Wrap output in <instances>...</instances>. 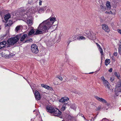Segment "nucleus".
<instances>
[{
  "instance_id": "31",
  "label": "nucleus",
  "mask_w": 121,
  "mask_h": 121,
  "mask_svg": "<svg viewBox=\"0 0 121 121\" xmlns=\"http://www.w3.org/2000/svg\"><path fill=\"white\" fill-rule=\"evenodd\" d=\"M99 50L101 54L102 55H103V50L101 48H99Z\"/></svg>"
},
{
  "instance_id": "28",
  "label": "nucleus",
  "mask_w": 121,
  "mask_h": 121,
  "mask_svg": "<svg viewBox=\"0 0 121 121\" xmlns=\"http://www.w3.org/2000/svg\"><path fill=\"white\" fill-rule=\"evenodd\" d=\"M35 32V31L33 29L31 30L28 34L29 35H31L33 34H34Z\"/></svg>"
},
{
  "instance_id": "30",
  "label": "nucleus",
  "mask_w": 121,
  "mask_h": 121,
  "mask_svg": "<svg viewBox=\"0 0 121 121\" xmlns=\"http://www.w3.org/2000/svg\"><path fill=\"white\" fill-rule=\"evenodd\" d=\"M44 11V9L43 8H41L39 9L38 10V12L40 13H43Z\"/></svg>"
},
{
  "instance_id": "51",
  "label": "nucleus",
  "mask_w": 121,
  "mask_h": 121,
  "mask_svg": "<svg viewBox=\"0 0 121 121\" xmlns=\"http://www.w3.org/2000/svg\"><path fill=\"white\" fill-rule=\"evenodd\" d=\"M55 84H56V85L58 84V83H55Z\"/></svg>"
},
{
  "instance_id": "38",
  "label": "nucleus",
  "mask_w": 121,
  "mask_h": 121,
  "mask_svg": "<svg viewBox=\"0 0 121 121\" xmlns=\"http://www.w3.org/2000/svg\"><path fill=\"white\" fill-rule=\"evenodd\" d=\"M68 119H71L72 118V117L70 115H68Z\"/></svg>"
},
{
  "instance_id": "23",
  "label": "nucleus",
  "mask_w": 121,
  "mask_h": 121,
  "mask_svg": "<svg viewBox=\"0 0 121 121\" xmlns=\"http://www.w3.org/2000/svg\"><path fill=\"white\" fill-rule=\"evenodd\" d=\"M36 9H33L30 13V12H28L27 14L28 15H30V14H34L36 12Z\"/></svg>"
},
{
  "instance_id": "26",
  "label": "nucleus",
  "mask_w": 121,
  "mask_h": 121,
  "mask_svg": "<svg viewBox=\"0 0 121 121\" xmlns=\"http://www.w3.org/2000/svg\"><path fill=\"white\" fill-rule=\"evenodd\" d=\"M110 62V60L107 59L105 60V63L106 66H107L108 64Z\"/></svg>"
},
{
  "instance_id": "15",
  "label": "nucleus",
  "mask_w": 121,
  "mask_h": 121,
  "mask_svg": "<svg viewBox=\"0 0 121 121\" xmlns=\"http://www.w3.org/2000/svg\"><path fill=\"white\" fill-rule=\"evenodd\" d=\"M106 6L107 8V10L109 11L111 9L110 3L109 1H107L106 3Z\"/></svg>"
},
{
  "instance_id": "12",
  "label": "nucleus",
  "mask_w": 121,
  "mask_h": 121,
  "mask_svg": "<svg viewBox=\"0 0 121 121\" xmlns=\"http://www.w3.org/2000/svg\"><path fill=\"white\" fill-rule=\"evenodd\" d=\"M102 29L105 32L108 33L110 31V30L107 25L105 24H103L102 25Z\"/></svg>"
},
{
  "instance_id": "45",
  "label": "nucleus",
  "mask_w": 121,
  "mask_h": 121,
  "mask_svg": "<svg viewBox=\"0 0 121 121\" xmlns=\"http://www.w3.org/2000/svg\"><path fill=\"white\" fill-rule=\"evenodd\" d=\"M42 61H43V60H41V61H40L41 62V63L42 64H43V63H42Z\"/></svg>"
},
{
  "instance_id": "22",
  "label": "nucleus",
  "mask_w": 121,
  "mask_h": 121,
  "mask_svg": "<svg viewBox=\"0 0 121 121\" xmlns=\"http://www.w3.org/2000/svg\"><path fill=\"white\" fill-rule=\"evenodd\" d=\"M36 9H33L30 13V12H28L27 14L28 15H30V14H34L36 12Z\"/></svg>"
},
{
  "instance_id": "10",
  "label": "nucleus",
  "mask_w": 121,
  "mask_h": 121,
  "mask_svg": "<svg viewBox=\"0 0 121 121\" xmlns=\"http://www.w3.org/2000/svg\"><path fill=\"white\" fill-rule=\"evenodd\" d=\"M47 111L51 113H53L54 109L50 105H49L46 107Z\"/></svg>"
},
{
  "instance_id": "50",
  "label": "nucleus",
  "mask_w": 121,
  "mask_h": 121,
  "mask_svg": "<svg viewBox=\"0 0 121 121\" xmlns=\"http://www.w3.org/2000/svg\"><path fill=\"white\" fill-rule=\"evenodd\" d=\"M106 104H107V105H108L109 104L107 103H106Z\"/></svg>"
},
{
  "instance_id": "48",
  "label": "nucleus",
  "mask_w": 121,
  "mask_h": 121,
  "mask_svg": "<svg viewBox=\"0 0 121 121\" xmlns=\"http://www.w3.org/2000/svg\"><path fill=\"white\" fill-rule=\"evenodd\" d=\"M81 116H82V117H83V115L82 114H81Z\"/></svg>"
},
{
  "instance_id": "19",
  "label": "nucleus",
  "mask_w": 121,
  "mask_h": 121,
  "mask_svg": "<svg viewBox=\"0 0 121 121\" xmlns=\"http://www.w3.org/2000/svg\"><path fill=\"white\" fill-rule=\"evenodd\" d=\"M13 24V22L12 21L10 20L9 21H7L5 23V25L6 26H11Z\"/></svg>"
},
{
  "instance_id": "14",
  "label": "nucleus",
  "mask_w": 121,
  "mask_h": 121,
  "mask_svg": "<svg viewBox=\"0 0 121 121\" xmlns=\"http://www.w3.org/2000/svg\"><path fill=\"white\" fill-rule=\"evenodd\" d=\"M7 44L6 41H3L0 43V48L6 47Z\"/></svg>"
},
{
  "instance_id": "43",
  "label": "nucleus",
  "mask_w": 121,
  "mask_h": 121,
  "mask_svg": "<svg viewBox=\"0 0 121 121\" xmlns=\"http://www.w3.org/2000/svg\"><path fill=\"white\" fill-rule=\"evenodd\" d=\"M112 59L113 60H115V59L113 58V56L112 57H111Z\"/></svg>"
},
{
  "instance_id": "7",
  "label": "nucleus",
  "mask_w": 121,
  "mask_h": 121,
  "mask_svg": "<svg viewBox=\"0 0 121 121\" xmlns=\"http://www.w3.org/2000/svg\"><path fill=\"white\" fill-rule=\"evenodd\" d=\"M69 99L67 97H63L59 100L60 102L62 103V104H67V101Z\"/></svg>"
},
{
  "instance_id": "11",
  "label": "nucleus",
  "mask_w": 121,
  "mask_h": 121,
  "mask_svg": "<svg viewBox=\"0 0 121 121\" xmlns=\"http://www.w3.org/2000/svg\"><path fill=\"white\" fill-rule=\"evenodd\" d=\"M95 98L99 101L103 103H106L107 102L104 99L101 98H100L97 96H95Z\"/></svg>"
},
{
  "instance_id": "25",
  "label": "nucleus",
  "mask_w": 121,
  "mask_h": 121,
  "mask_svg": "<svg viewBox=\"0 0 121 121\" xmlns=\"http://www.w3.org/2000/svg\"><path fill=\"white\" fill-rule=\"evenodd\" d=\"M78 39L79 40H84L85 39V38L82 36H80L78 37Z\"/></svg>"
},
{
  "instance_id": "32",
  "label": "nucleus",
  "mask_w": 121,
  "mask_h": 121,
  "mask_svg": "<svg viewBox=\"0 0 121 121\" xmlns=\"http://www.w3.org/2000/svg\"><path fill=\"white\" fill-rule=\"evenodd\" d=\"M2 55V56L3 57H5V58H8L9 57L8 56H6L5 54L4 53H2L1 54V55Z\"/></svg>"
},
{
  "instance_id": "18",
  "label": "nucleus",
  "mask_w": 121,
  "mask_h": 121,
  "mask_svg": "<svg viewBox=\"0 0 121 121\" xmlns=\"http://www.w3.org/2000/svg\"><path fill=\"white\" fill-rule=\"evenodd\" d=\"M22 27L21 26L19 25L17 26L15 28V31L16 32H18L22 28Z\"/></svg>"
},
{
  "instance_id": "24",
  "label": "nucleus",
  "mask_w": 121,
  "mask_h": 121,
  "mask_svg": "<svg viewBox=\"0 0 121 121\" xmlns=\"http://www.w3.org/2000/svg\"><path fill=\"white\" fill-rule=\"evenodd\" d=\"M66 104H62V108L61 109V110L62 111L65 110L66 108Z\"/></svg>"
},
{
  "instance_id": "20",
  "label": "nucleus",
  "mask_w": 121,
  "mask_h": 121,
  "mask_svg": "<svg viewBox=\"0 0 121 121\" xmlns=\"http://www.w3.org/2000/svg\"><path fill=\"white\" fill-rule=\"evenodd\" d=\"M10 17V14L9 13H8L5 15L4 17V19L5 21H7Z\"/></svg>"
},
{
  "instance_id": "36",
  "label": "nucleus",
  "mask_w": 121,
  "mask_h": 121,
  "mask_svg": "<svg viewBox=\"0 0 121 121\" xmlns=\"http://www.w3.org/2000/svg\"><path fill=\"white\" fill-rule=\"evenodd\" d=\"M58 78L60 81H62V78L61 76H59Z\"/></svg>"
},
{
  "instance_id": "13",
  "label": "nucleus",
  "mask_w": 121,
  "mask_h": 121,
  "mask_svg": "<svg viewBox=\"0 0 121 121\" xmlns=\"http://www.w3.org/2000/svg\"><path fill=\"white\" fill-rule=\"evenodd\" d=\"M108 87H108L106 88V89H107L106 91L108 94H111L113 91V88H112L111 86Z\"/></svg>"
},
{
  "instance_id": "39",
  "label": "nucleus",
  "mask_w": 121,
  "mask_h": 121,
  "mask_svg": "<svg viewBox=\"0 0 121 121\" xmlns=\"http://www.w3.org/2000/svg\"><path fill=\"white\" fill-rule=\"evenodd\" d=\"M113 55L115 56H116L117 55V53L116 52H114L113 54Z\"/></svg>"
},
{
  "instance_id": "41",
  "label": "nucleus",
  "mask_w": 121,
  "mask_h": 121,
  "mask_svg": "<svg viewBox=\"0 0 121 121\" xmlns=\"http://www.w3.org/2000/svg\"><path fill=\"white\" fill-rule=\"evenodd\" d=\"M112 71V68H110L108 70L109 72H111Z\"/></svg>"
},
{
  "instance_id": "5",
  "label": "nucleus",
  "mask_w": 121,
  "mask_h": 121,
  "mask_svg": "<svg viewBox=\"0 0 121 121\" xmlns=\"http://www.w3.org/2000/svg\"><path fill=\"white\" fill-rule=\"evenodd\" d=\"M33 91L35 95V99L37 101L40 100L42 96L39 92L37 90H33Z\"/></svg>"
},
{
  "instance_id": "4",
  "label": "nucleus",
  "mask_w": 121,
  "mask_h": 121,
  "mask_svg": "<svg viewBox=\"0 0 121 121\" xmlns=\"http://www.w3.org/2000/svg\"><path fill=\"white\" fill-rule=\"evenodd\" d=\"M115 92V94L117 96L121 92V81L118 82L116 86Z\"/></svg>"
},
{
  "instance_id": "9",
  "label": "nucleus",
  "mask_w": 121,
  "mask_h": 121,
  "mask_svg": "<svg viewBox=\"0 0 121 121\" xmlns=\"http://www.w3.org/2000/svg\"><path fill=\"white\" fill-rule=\"evenodd\" d=\"M53 113L54 116H58L61 114V112L59 109L55 108L54 109Z\"/></svg>"
},
{
  "instance_id": "37",
  "label": "nucleus",
  "mask_w": 121,
  "mask_h": 121,
  "mask_svg": "<svg viewBox=\"0 0 121 121\" xmlns=\"http://www.w3.org/2000/svg\"><path fill=\"white\" fill-rule=\"evenodd\" d=\"M101 121H108L106 118H103L101 120Z\"/></svg>"
},
{
  "instance_id": "54",
  "label": "nucleus",
  "mask_w": 121,
  "mask_h": 121,
  "mask_svg": "<svg viewBox=\"0 0 121 121\" xmlns=\"http://www.w3.org/2000/svg\"><path fill=\"white\" fill-rule=\"evenodd\" d=\"M62 121H64V120H62Z\"/></svg>"
},
{
  "instance_id": "44",
  "label": "nucleus",
  "mask_w": 121,
  "mask_h": 121,
  "mask_svg": "<svg viewBox=\"0 0 121 121\" xmlns=\"http://www.w3.org/2000/svg\"><path fill=\"white\" fill-rule=\"evenodd\" d=\"M86 34L87 36H88L89 35V34L88 33V34L87 33H86Z\"/></svg>"
},
{
  "instance_id": "6",
  "label": "nucleus",
  "mask_w": 121,
  "mask_h": 121,
  "mask_svg": "<svg viewBox=\"0 0 121 121\" xmlns=\"http://www.w3.org/2000/svg\"><path fill=\"white\" fill-rule=\"evenodd\" d=\"M31 51L33 53H37L39 52V50L37 45L35 44H32L31 46Z\"/></svg>"
},
{
  "instance_id": "42",
  "label": "nucleus",
  "mask_w": 121,
  "mask_h": 121,
  "mask_svg": "<svg viewBox=\"0 0 121 121\" xmlns=\"http://www.w3.org/2000/svg\"><path fill=\"white\" fill-rule=\"evenodd\" d=\"M42 1H40V0L39 1V5H41V4H42Z\"/></svg>"
},
{
  "instance_id": "1",
  "label": "nucleus",
  "mask_w": 121,
  "mask_h": 121,
  "mask_svg": "<svg viewBox=\"0 0 121 121\" xmlns=\"http://www.w3.org/2000/svg\"><path fill=\"white\" fill-rule=\"evenodd\" d=\"M56 20V17H52L43 21L38 26L34 35L43 34L47 32Z\"/></svg>"
},
{
  "instance_id": "8",
  "label": "nucleus",
  "mask_w": 121,
  "mask_h": 121,
  "mask_svg": "<svg viewBox=\"0 0 121 121\" xmlns=\"http://www.w3.org/2000/svg\"><path fill=\"white\" fill-rule=\"evenodd\" d=\"M101 79L102 80L103 83L104 85L106 88L108 87H108L111 86L108 81L105 79V78L104 77H101Z\"/></svg>"
},
{
  "instance_id": "46",
  "label": "nucleus",
  "mask_w": 121,
  "mask_h": 121,
  "mask_svg": "<svg viewBox=\"0 0 121 121\" xmlns=\"http://www.w3.org/2000/svg\"><path fill=\"white\" fill-rule=\"evenodd\" d=\"M111 53H109V55L111 57Z\"/></svg>"
},
{
  "instance_id": "35",
  "label": "nucleus",
  "mask_w": 121,
  "mask_h": 121,
  "mask_svg": "<svg viewBox=\"0 0 121 121\" xmlns=\"http://www.w3.org/2000/svg\"><path fill=\"white\" fill-rule=\"evenodd\" d=\"M74 93H77V92L75 90H72L71 91H70Z\"/></svg>"
},
{
  "instance_id": "3",
  "label": "nucleus",
  "mask_w": 121,
  "mask_h": 121,
  "mask_svg": "<svg viewBox=\"0 0 121 121\" xmlns=\"http://www.w3.org/2000/svg\"><path fill=\"white\" fill-rule=\"evenodd\" d=\"M20 38V36L18 35L15 37L11 38L7 40L8 44L9 45L14 44L18 41Z\"/></svg>"
},
{
  "instance_id": "17",
  "label": "nucleus",
  "mask_w": 121,
  "mask_h": 121,
  "mask_svg": "<svg viewBox=\"0 0 121 121\" xmlns=\"http://www.w3.org/2000/svg\"><path fill=\"white\" fill-rule=\"evenodd\" d=\"M41 86L42 87L47 89L48 90L51 89H52L51 87H49L46 84H41Z\"/></svg>"
},
{
  "instance_id": "2",
  "label": "nucleus",
  "mask_w": 121,
  "mask_h": 121,
  "mask_svg": "<svg viewBox=\"0 0 121 121\" xmlns=\"http://www.w3.org/2000/svg\"><path fill=\"white\" fill-rule=\"evenodd\" d=\"M22 20L26 22L29 25H31L33 24L32 17L30 16H29L28 14H24L22 16Z\"/></svg>"
},
{
  "instance_id": "16",
  "label": "nucleus",
  "mask_w": 121,
  "mask_h": 121,
  "mask_svg": "<svg viewBox=\"0 0 121 121\" xmlns=\"http://www.w3.org/2000/svg\"><path fill=\"white\" fill-rule=\"evenodd\" d=\"M107 11L105 13H106L112 14H115V10L114 9H110V11Z\"/></svg>"
},
{
  "instance_id": "27",
  "label": "nucleus",
  "mask_w": 121,
  "mask_h": 121,
  "mask_svg": "<svg viewBox=\"0 0 121 121\" xmlns=\"http://www.w3.org/2000/svg\"><path fill=\"white\" fill-rule=\"evenodd\" d=\"M101 8V10L102 11H105L107 10V8L105 7V6H100Z\"/></svg>"
},
{
  "instance_id": "33",
  "label": "nucleus",
  "mask_w": 121,
  "mask_h": 121,
  "mask_svg": "<svg viewBox=\"0 0 121 121\" xmlns=\"http://www.w3.org/2000/svg\"><path fill=\"white\" fill-rule=\"evenodd\" d=\"M118 51L119 54L121 53V44L119 46L118 49Z\"/></svg>"
},
{
  "instance_id": "52",
  "label": "nucleus",
  "mask_w": 121,
  "mask_h": 121,
  "mask_svg": "<svg viewBox=\"0 0 121 121\" xmlns=\"http://www.w3.org/2000/svg\"><path fill=\"white\" fill-rule=\"evenodd\" d=\"M120 69L121 70V68Z\"/></svg>"
},
{
  "instance_id": "49",
  "label": "nucleus",
  "mask_w": 121,
  "mask_h": 121,
  "mask_svg": "<svg viewBox=\"0 0 121 121\" xmlns=\"http://www.w3.org/2000/svg\"><path fill=\"white\" fill-rule=\"evenodd\" d=\"M83 117V118H84L85 119V120H86V118H85V117Z\"/></svg>"
},
{
  "instance_id": "53",
  "label": "nucleus",
  "mask_w": 121,
  "mask_h": 121,
  "mask_svg": "<svg viewBox=\"0 0 121 121\" xmlns=\"http://www.w3.org/2000/svg\"><path fill=\"white\" fill-rule=\"evenodd\" d=\"M1 29V28L0 27V30Z\"/></svg>"
},
{
  "instance_id": "47",
  "label": "nucleus",
  "mask_w": 121,
  "mask_h": 121,
  "mask_svg": "<svg viewBox=\"0 0 121 121\" xmlns=\"http://www.w3.org/2000/svg\"><path fill=\"white\" fill-rule=\"evenodd\" d=\"M93 72H90V73H89V74H91V73H93Z\"/></svg>"
},
{
  "instance_id": "40",
  "label": "nucleus",
  "mask_w": 121,
  "mask_h": 121,
  "mask_svg": "<svg viewBox=\"0 0 121 121\" xmlns=\"http://www.w3.org/2000/svg\"><path fill=\"white\" fill-rule=\"evenodd\" d=\"M96 45L98 47V49H99V48H101L100 46L98 44L96 43Z\"/></svg>"
},
{
  "instance_id": "34",
  "label": "nucleus",
  "mask_w": 121,
  "mask_h": 121,
  "mask_svg": "<svg viewBox=\"0 0 121 121\" xmlns=\"http://www.w3.org/2000/svg\"><path fill=\"white\" fill-rule=\"evenodd\" d=\"M114 79V76H112L111 77L110 80L111 82H112Z\"/></svg>"
},
{
  "instance_id": "29",
  "label": "nucleus",
  "mask_w": 121,
  "mask_h": 121,
  "mask_svg": "<svg viewBox=\"0 0 121 121\" xmlns=\"http://www.w3.org/2000/svg\"><path fill=\"white\" fill-rule=\"evenodd\" d=\"M114 74L117 77L118 79L120 78V75L119 73L115 72L114 73Z\"/></svg>"
},
{
  "instance_id": "21",
  "label": "nucleus",
  "mask_w": 121,
  "mask_h": 121,
  "mask_svg": "<svg viewBox=\"0 0 121 121\" xmlns=\"http://www.w3.org/2000/svg\"><path fill=\"white\" fill-rule=\"evenodd\" d=\"M27 35L26 34H24L22 36L20 39V41L22 42H24L26 38V37Z\"/></svg>"
}]
</instances>
